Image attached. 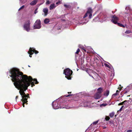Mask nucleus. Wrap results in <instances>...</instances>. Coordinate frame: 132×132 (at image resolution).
Here are the masks:
<instances>
[{
  "label": "nucleus",
  "mask_w": 132,
  "mask_h": 132,
  "mask_svg": "<svg viewBox=\"0 0 132 132\" xmlns=\"http://www.w3.org/2000/svg\"><path fill=\"white\" fill-rule=\"evenodd\" d=\"M10 76L14 82H39L36 78L33 79L30 76H27L16 68H13L10 70Z\"/></svg>",
  "instance_id": "nucleus-1"
},
{
  "label": "nucleus",
  "mask_w": 132,
  "mask_h": 132,
  "mask_svg": "<svg viewBox=\"0 0 132 132\" xmlns=\"http://www.w3.org/2000/svg\"><path fill=\"white\" fill-rule=\"evenodd\" d=\"M34 83L37 84L38 83H13L15 87L20 90L19 92L22 96V98L21 101L23 102L22 105L23 107H24L25 104H28L27 98H29V94L26 95L24 92L28 89V87L30 84L32 87L34 86Z\"/></svg>",
  "instance_id": "nucleus-2"
},
{
  "label": "nucleus",
  "mask_w": 132,
  "mask_h": 132,
  "mask_svg": "<svg viewBox=\"0 0 132 132\" xmlns=\"http://www.w3.org/2000/svg\"><path fill=\"white\" fill-rule=\"evenodd\" d=\"M65 77L68 80H71L72 76V71L69 68H67L64 70Z\"/></svg>",
  "instance_id": "nucleus-3"
},
{
  "label": "nucleus",
  "mask_w": 132,
  "mask_h": 132,
  "mask_svg": "<svg viewBox=\"0 0 132 132\" xmlns=\"http://www.w3.org/2000/svg\"><path fill=\"white\" fill-rule=\"evenodd\" d=\"M109 64V65L108 64V73L110 75V79H112L113 78V77L114 75V70L112 66L110 65V64L108 63V64Z\"/></svg>",
  "instance_id": "nucleus-4"
},
{
  "label": "nucleus",
  "mask_w": 132,
  "mask_h": 132,
  "mask_svg": "<svg viewBox=\"0 0 132 132\" xmlns=\"http://www.w3.org/2000/svg\"><path fill=\"white\" fill-rule=\"evenodd\" d=\"M30 21L29 20H26L24 22L23 27L24 29L27 32L29 31L30 30Z\"/></svg>",
  "instance_id": "nucleus-5"
},
{
  "label": "nucleus",
  "mask_w": 132,
  "mask_h": 132,
  "mask_svg": "<svg viewBox=\"0 0 132 132\" xmlns=\"http://www.w3.org/2000/svg\"><path fill=\"white\" fill-rule=\"evenodd\" d=\"M119 18L115 15L113 16L112 19V22L115 24H117L118 26L123 27H125V26L121 23H117L118 21L119 20Z\"/></svg>",
  "instance_id": "nucleus-6"
},
{
  "label": "nucleus",
  "mask_w": 132,
  "mask_h": 132,
  "mask_svg": "<svg viewBox=\"0 0 132 132\" xmlns=\"http://www.w3.org/2000/svg\"><path fill=\"white\" fill-rule=\"evenodd\" d=\"M93 10L91 8H89L88 9V10L85 15L83 16V18H85L89 15V18H91L92 15Z\"/></svg>",
  "instance_id": "nucleus-7"
},
{
  "label": "nucleus",
  "mask_w": 132,
  "mask_h": 132,
  "mask_svg": "<svg viewBox=\"0 0 132 132\" xmlns=\"http://www.w3.org/2000/svg\"><path fill=\"white\" fill-rule=\"evenodd\" d=\"M34 53L35 54H37L38 53V52L34 48H33L30 47L28 52V53L29 54V56L30 57H32L31 55Z\"/></svg>",
  "instance_id": "nucleus-8"
},
{
  "label": "nucleus",
  "mask_w": 132,
  "mask_h": 132,
  "mask_svg": "<svg viewBox=\"0 0 132 132\" xmlns=\"http://www.w3.org/2000/svg\"><path fill=\"white\" fill-rule=\"evenodd\" d=\"M41 27L40 21L39 19L36 20L34 25V28L40 29Z\"/></svg>",
  "instance_id": "nucleus-9"
},
{
  "label": "nucleus",
  "mask_w": 132,
  "mask_h": 132,
  "mask_svg": "<svg viewBox=\"0 0 132 132\" xmlns=\"http://www.w3.org/2000/svg\"><path fill=\"white\" fill-rule=\"evenodd\" d=\"M122 87H123L121 86V85H120L118 88V89L119 90H117L116 91V93L114 94L112 96V97L113 98L114 97H115L116 96L118 95L119 94V93L120 91L121 90V89H122Z\"/></svg>",
  "instance_id": "nucleus-10"
},
{
  "label": "nucleus",
  "mask_w": 132,
  "mask_h": 132,
  "mask_svg": "<svg viewBox=\"0 0 132 132\" xmlns=\"http://www.w3.org/2000/svg\"><path fill=\"white\" fill-rule=\"evenodd\" d=\"M52 105L53 108L55 109H59L60 107V105L57 102H53Z\"/></svg>",
  "instance_id": "nucleus-11"
},
{
  "label": "nucleus",
  "mask_w": 132,
  "mask_h": 132,
  "mask_svg": "<svg viewBox=\"0 0 132 132\" xmlns=\"http://www.w3.org/2000/svg\"><path fill=\"white\" fill-rule=\"evenodd\" d=\"M90 103L89 102H85L84 103H82L80 104V106L86 107L90 105Z\"/></svg>",
  "instance_id": "nucleus-12"
},
{
  "label": "nucleus",
  "mask_w": 132,
  "mask_h": 132,
  "mask_svg": "<svg viewBox=\"0 0 132 132\" xmlns=\"http://www.w3.org/2000/svg\"><path fill=\"white\" fill-rule=\"evenodd\" d=\"M101 96V94L97 93L94 95V97L95 98L98 99L100 98Z\"/></svg>",
  "instance_id": "nucleus-13"
},
{
  "label": "nucleus",
  "mask_w": 132,
  "mask_h": 132,
  "mask_svg": "<svg viewBox=\"0 0 132 132\" xmlns=\"http://www.w3.org/2000/svg\"><path fill=\"white\" fill-rule=\"evenodd\" d=\"M43 11L44 13V16H46L48 14V10L47 8H44L43 10Z\"/></svg>",
  "instance_id": "nucleus-14"
},
{
  "label": "nucleus",
  "mask_w": 132,
  "mask_h": 132,
  "mask_svg": "<svg viewBox=\"0 0 132 132\" xmlns=\"http://www.w3.org/2000/svg\"><path fill=\"white\" fill-rule=\"evenodd\" d=\"M37 1V0H34L30 3V5L32 6L36 4Z\"/></svg>",
  "instance_id": "nucleus-15"
},
{
  "label": "nucleus",
  "mask_w": 132,
  "mask_h": 132,
  "mask_svg": "<svg viewBox=\"0 0 132 132\" xmlns=\"http://www.w3.org/2000/svg\"><path fill=\"white\" fill-rule=\"evenodd\" d=\"M103 90L102 88H99L97 89V93L101 94Z\"/></svg>",
  "instance_id": "nucleus-16"
},
{
  "label": "nucleus",
  "mask_w": 132,
  "mask_h": 132,
  "mask_svg": "<svg viewBox=\"0 0 132 132\" xmlns=\"http://www.w3.org/2000/svg\"><path fill=\"white\" fill-rule=\"evenodd\" d=\"M55 7V5L54 4H51L50 6V10H52Z\"/></svg>",
  "instance_id": "nucleus-17"
},
{
  "label": "nucleus",
  "mask_w": 132,
  "mask_h": 132,
  "mask_svg": "<svg viewBox=\"0 0 132 132\" xmlns=\"http://www.w3.org/2000/svg\"><path fill=\"white\" fill-rule=\"evenodd\" d=\"M50 22V20L49 19L46 18L44 21V22L45 23L48 24Z\"/></svg>",
  "instance_id": "nucleus-18"
},
{
  "label": "nucleus",
  "mask_w": 132,
  "mask_h": 132,
  "mask_svg": "<svg viewBox=\"0 0 132 132\" xmlns=\"http://www.w3.org/2000/svg\"><path fill=\"white\" fill-rule=\"evenodd\" d=\"M79 47L82 50V51L84 53L85 52H86V51L85 49V48L83 46H80Z\"/></svg>",
  "instance_id": "nucleus-19"
},
{
  "label": "nucleus",
  "mask_w": 132,
  "mask_h": 132,
  "mask_svg": "<svg viewBox=\"0 0 132 132\" xmlns=\"http://www.w3.org/2000/svg\"><path fill=\"white\" fill-rule=\"evenodd\" d=\"M102 18L103 20L104 21H105L107 19V16L106 15H103L102 16Z\"/></svg>",
  "instance_id": "nucleus-20"
},
{
  "label": "nucleus",
  "mask_w": 132,
  "mask_h": 132,
  "mask_svg": "<svg viewBox=\"0 0 132 132\" xmlns=\"http://www.w3.org/2000/svg\"><path fill=\"white\" fill-rule=\"evenodd\" d=\"M129 101H127V100H126V101H124L122 102H121V103H119L118 104V105L119 106V105H122L125 102H128Z\"/></svg>",
  "instance_id": "nucleus-21"
},
{
  "label": "nucleus",
  "mask_w": 132,
  "mask_h": 132,
  "mask_svg": "<svg viewBox=\"0 0 132 132\" xmlns=\"http://www.w3.org/2000/svg\"><path fill=\"white\" fill-rule=\"evenodd\" d=\"M114 114V112H112L109 115L110 117L111 118L112 117Z\"/></svg>",
  "instance_id": "nucleus-22"
},
{
  "label": "nucleus",
  "mask_w": 132,
  "mask_h": 132,
  "mask_svg": "<svg viewBox=\"0 0 132 132\" xmlns=\"http://www.w3.org/2000/svg\"><path fill=\"white\" fill-rule=\"evenodd\" d=\"M64 6L66 7V8H70L71 7V6L70 5H68L66 4H64Z\"/></svg>",
  "instance_id": "nucleus-23"
},
{
  "label": "nucleus",
  "mask_w": 132,
  "mask_h": 132,
  "mask_svg": "<svg viewBox=\"0 0 132 132\" xmlns=\"http://www.w3.org/2000/svg\"><path fill=\"white\" fill-rule=\"evenodd\" d=\"M125 33L126 34H129L131 33V31L130 30L126 31Z\"/></svg>",
  "instance_id": "nucleus-24"
},
{
  "label": "nucleus",
  "mask_w": 132,
  "mask_h": 132,
  "mask_svg": "<svg viewBox=\"0 0 132 132\" xmlns=\"http://www.w3.org/2000/svg\"><path fill=\"white\" fill-rule=\"evenodd\" d=\"M80 51V50L79 48H78L76 52V54H78L79 53Z\"/></svg>",
  "instance_id": "nucleus-25"
},
{
  "label": "nucleus",
  "mask_w": 132,
  "mask_h": 132,
  "mask_svg": "<svg viewBox=\"0 0 132 132\" xmlns=\"http://www.w3.org/2000/svg\"><path fill=\"white\" fill-rule=\"evenodd\" d=\"M98 120H97L95 121L93 123V125H96L98 123Z\"/></svg>",
  "instance_id": "nucleus-26"
},
{
  "label": "nucleus",
  "mask_w": 132,
  "mask_h": 132,
  "mask_svg": "<svg viewBox=\"0 0 132 132\" xmlns=\"http://www.w3.org/2000/svg\"><path fill=\"white\" fill-rule=\"evenodd\" d=\"M123 106H122L121 108L120 109V110H118L117 111V112H118L119 111H121L122 110V109L123 107Z\"/></svg>",
  "instance_id": "nucleus-27"
},
{
  "label": "nucleus",
  "mask_w": 132,
  "mask_h": 132,
  "mask_svg": "<svg viewBox=\"0 0 132 132\" xmlns=\"http://www.w3.org/2000/svg\"><path fill=\"white\" fill-rule=\"evenodd\" d=\"M24 5H23L19 9V10H21V9H23V8H24Z\"/></svg>",
  "instance_id": "nucleus-28"
},
{
  "label": "nucleus",
  "mask_w": 132,
  "mask_h": 132,
  "mask_svg": "<svg viewBox=\"0 0 132 132\" xmlns=\"http://www.w3.org/2000/svg\"><path fill=\"white\" fill-rule=\"evenodd\" d=\"M72 95H73L72 94H69L68 95H65L64 96H65V97H69L70 96H72Z\"/></svg>",
  "instance_id": "nucleus-29"
},
{
  "label": "nucleus",
  "mask_w": 132,
  "mask_h": 132,
  "mask_svg": "<svg viewBox=\"0 0 132 132\" xmlns=\"http://www.w3.org/2000/svg\"><path fill=\"white\" fill-rule=\"evenodd\" d=\"M61 3V2L60 1H59L58 2L56 3V4L57 5H58L60 4Z\"/></svg>",
  "instance_id": "nucleus-30"
},
{
  "label": "nucleus",
  "mask_w": 132,
  "mask_h": 132,
  "mask_svg": "<svg viewBox=\"0 0 132 132\" xmlns=\"http://www.w3.org/2000/svg\"><path fill=\"white\" fill-rule=\"evenodd\" d=\"M37 8L35 10V11H34V13L35 14H36L37 12Z\"/></svg>",
  "instance_id": "nucleus-31"
},
{
  "label": "nucleus",
  "mask_w": 132,
  "mask_h": 132,
  "mask_svg": "<svg viewBox=\"0 0 132 132\" xmlns=\"http://www.w3.org/2000/svg\"><path fill=\"white\" fill-rule=\"evenodd\" d=\"M46 4H50V2L49 1H47L46 2Z\"/></svg>",
  "instance_id": "nucleus-32"
},
{
  "label": "nucleus",
  "mask_w": 132,
  "mask_h": 132,
  "mask_svg": "<svg viewBox=\"0 0 132 132\" xmlns=\"http://www.w3.org/2000/svg\"><path fill=\"white\" fill-rule=\"evenodd\" d=\"M104 95L106 96H107V90H106L105 93L104 94Z\"/></svg>",
  "instance_id": "nucleus-33"
},
{
  "label": "nucleus",
  "mask_w": 132,
  "mask_h": 132,
  "mask_svg": "<svg viewBox=\"0 0 132 132\" xmlns=\"http://www.w3.org/2000/svg\"><path fill=\"white\" fill-rule=\"evenodd\" d=\"M107 121V116H106L105 117V120H104V121Z\"/></svg>",
  "instance_id": "nucleus-34"
},
{
  "label": "nucleus",
  "mask_w": 132,
  "mask_h": 132,
  "mask_svg": "<svg viewBox=\"0 0 132 132\" xmlns=\"http://www.w3.org/2000/svg\"><path fill=\"white\" fill-rule=\"evenodd\" d=\"M107 104H102V105L104 106H105Z\"/></svg>",
  "instance_id": "nucleus-35"
},
{
  "label": "nucleus",
  "mask_w": 132,
  "mask_h": 132,
  "mask_svg": "<svg viewBox=\"0 0 132 132\" xmlns=\"http://www.w3.org/2000/svg\"><path fill=\"white\" fill-rule=\"evenodd\" d=\"M132 130H128L126 132H132Z\"/></svg>",
  "instance_id": "nucleus-36"
},
{
  "label": "nucleus",
  "mask_w": 132,
  "mask_h": 132,
  "mask_svg": "<svg viewBox=\"0 0 132 132\" xmlns=\"http://www.w3.org/2000/svg\"><path fill=\"white\" fill-rule=\"evenodd\" d=\"M126 89H125V91H124L125 92L124 93V94H126L127 92V91H126Z\"/></svg>",
  "instance_id": "nucleus-37"
},
{
  "label": "nucleus",
  "mask_w": 132,
  "mask_h": 132,
  "mask_svg": "<svg viewBox=\"0 0 132 132\" xmlns=\"http://www.w3.org/2000/svg\"><path fill=\"white\" fill-rule=\"evenodd\" d=\"M104 65H105V66L106 67H107V64L105 63L104 64Z\"/></svg>",
  "instance_id": "nucleus-38"
},
{
  "label": "nucleus",
  "mask_w": 132,
  "mask_h": 132,
  "mask_svg": "<svg viewBox=\"0 0 132 132\" xmlns=\"http://www.w3.org/2000/svg\"><path fill=\"white\" fill-rule=\"evenodd\" d=\"M18 96H16V97H15V99L16 100H16L17 99V98H18Z\"/></svg>",
  "instance_id": "nucleus-39"
},
{
  "label": "nucleus",
  "mask_w": 132,
  "mask_h": 132,
  "mask_svg": "<svg viewBox=\"0 0 132 132\" xmlns=\"http://www.w3.org/2000/svg\"><path fill=\"white\" fill-rule=\"evenodd\" d=\"M110 118L109 117V116H108V121L109 120V119H110Z\"/></svg>",
  "instance_id": "nucleus-40"
},
{
  "label": "nucleus",
  "mask_w": 132,
  "mask_h": 132,
  "mask_svg": "<svg viewBox=\"0 0 132 132\" xmlns=\"http://www.w3.org/2000/svg\"><path fill=\"white\" fill-rule=\"evenodd\" d=\"M71 93V92H68V94H70V93Z\"/></svg>",
  "instance_id": "nucleus-41"
},
{
  "label": "nucleus",
  "mask_w": 132,
  "mask_h": 132,
  "mask_svg": "<svg viewBox=\"0 0 132 132\" xmlns=\"http://www.w3.org/2000/svg\"><path fill=\"white\" fill-rule=\"evenodd\" d=\"M109 91H108V94H109Z\"/></svg>",
  "instance_id": "nucleus-42"
},
{
  "label": "nucleus",
  "mask_w": 132,
  "mask_h": 132,
  "mask_svg": "<svg viewBox=\"0 0 132 132\" xmlns=\"http://www.w3.org/2000/svg\"><path fill=\"white\" fill-rule=\"evenodd\" d=\"M103 128H106V127H104Z\"/></svg>",
  "instance_id": "nucleus-43"
},
{
  "label": "nucleus",
  "mask_w": 132,
  "mask_h": 132,
  "mask_svg": "<svg viewBox=\"0 0 132 132\" xmlns=\"http://www.w3.org/2000/svg\"><path fill=\"white\" fill-rule=\"evenodd\" d=\"M28 67H30V66L29 65H28Z\"/></svg>",
  "instance_id": "nucleus-44"
},
{
  "label": "nucleus",
  "mask_w": 132,
  "mask_h": 132,
  "mask_svg": "<svg viewBox=\"0 0 132 132\" xmlns=\"http://www.w3.org/2000/svg\"><path fill=\"white\" fill-rule=\"evenodd\" d=\"M128 92H129V90L128 89Z\"/></svg>",
  "instance_id": "nucleus-45"
},
{
  "label": "nucleus",
  "mask_w": 132,
  "mask_h": 132,
  "mask_svg": "<svg viewBox=\"0 0 132 132\" xmlns=\"http://www.w3.org/2000/svg\"><path fill=\"white\" fill-rule=\"evenodd\" d=\"M112 104H114V103H112Z\"/></svg>",
  "instance_id": "nucleus-46"
},
{
  "label": "nucleus",
  "mask_w": 132,
  "mask_h": 132,
  "mask_svg": "<svg viewBox=\"0 0 132 132\" xmlns=\"http://www.w3.org/2000/svg\"><path fill=\"white\" fill-rule=\"evenodd\" d=\"M110 105V104H109V105Z\"/></svg>",
  "instance_id": "nucleus-47"
}]
</instances>
